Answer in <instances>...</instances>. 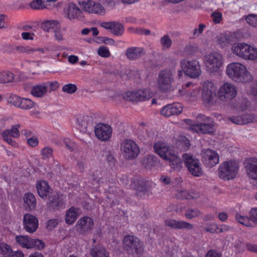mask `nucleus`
<instances>
[{
    "label": "nucleus",
    "instance_id": "f257e3e1",
    "mask_svg": "<svg viewBox=\"0 0 257 257\" xmlns=\"http://www.w3.org/2000/svg\"><path fill=\"white\" fill-rule=\"evenodd\" d=\"M193 84L191 82L183 86L182 89L179 90L182 95L186 93L187 97L191 100H196L200 95L201 98L205 104L210 105L214 102V96L221 100L229 101L236 97L237 91L236 86L231 82H224L219 86L216 93H215L216 87L214 82L210 80L204 81L201 84V89L193 88L191 92H188L187 88H192Z\"/></svg>",
    "mask_w": 257,
    "mask_h": 257
},
{
    "label": "nucleus",
    "instance_id": "f03ea898",
    "mask_svg": "<svg viewBox=\"0 0 257 257\" xmlns=\"http://www.w3.org/2000/svg\"><path fill=\"white\" fill-rule=\"evenodd\" d=\"M173 81L172 74L170 70H165L160 72L157 83H151L148 89H140L136 91L137 96L140 99L138 101L148 99L154 95V92L158 91H167L172 88L171 83Z\"/></svg>",
    "mask_w": 257,
    "mask_h": 257
},
{
    "label": "nucleus",
    "instance_id": "7ed1b4c3",
    "mask_svg": "<svg viewBox=\"0 0 257 257\" xmlns=\"http://www.w3.org/2000/svg\"><path fill=\"white\" fill-rule=\"evenodd\" d=\"M36 187L38 195L41 198H48V205L49 207L59 209L64 206L65 199L63 196L57 192H53L47 181L41 180L37 181Z\"/></svg>",
    "mask_w": 257,
    "mask_h": 257
},
{
    "label": "nucleus",
    "instance_id": "20e7f679",
    "mask_svg": "<svg viewBox=\"0 0 257 257\" xmlns=\"http://www.w3.org/2000/svg\"><path fill=\"white\" fill-rule=\"evenodd\" d=\"M225 72L229 78L237 83H249L253 78L246 66L239 62L228 64L226 67Z\"/></svg>",
    "mask_w": 257,
    "mask_h": 257
},
{
    "label": "nucleus",
    "instance_id": "39448f33",
    "mask_svg": "<svg viewBox=\"0 0 257 257\" xmlns=\"http://www.w3.org/2000/svg\"><path fill=\"white\" fill-rule=\"evenodd\" d=\"M154 150L163 159L168 161L171 168L175 171H179L183 168V163L178 157L173 148L169 146L163 142H158L155 144Z\"/></svg>",
    "mask_w": 257,
    "mask_h": 257
},
{
    "label": "nucleus",
    "instance_id": "423d86ee",
    "mask_svg": "<svg viewBox=\"0 0 257 257\" xmlns=\"http://www.w3.org/2000/svg\"><path fill=\"white\" fill-rule=\"evenodd\" d=\"M231 50L234 55L243 60H257V48L253 45L244 42L237 43L232 45Z\"/></svg>",
    "mask_w": 257,
    "mask_h": 257
},
{
    "label": "nucleus",
    "instance_id": "0eeeda50",
    "mask_svg": "<svg viewBox=\"0 0 257 257\" xmlns=\"http://www.w3.org/2000/svg\"><path fill=\"white\" fill-rule=\"evenodd\" d=\"M123 248L134 257H141L144 251L143 242L134 235H126L123 239Z\"/></svg>",
    "mask_w": 257,
    "mask_h": 257
},
{
    "label": "nucleus",
    "instance_id": "6e6552de",
    "mask_svg": "<svg viewBox=\"0 0 257 257\" xmlns=\"http://www.w3.org/2000/svg\"><path fill=\"white\" fill-rule=\"evenodd\" d=\"M239 170V164L236 161L230 160L222 163L218 169V175L220 179L229 180L234 179Z\"/></svg>",
    "mask_w": 257,
    "mask_h": 257
},
{
    "label": "nucleus",
    "instance_id": "1a4fd4ad",
    "mask_svg": "<svg viewBox=\"0 0 257 257\" xmlns=\"http://www.w3.org/2000/svg\"><path fill=\"white\" fill-rule=\"evenodd\" d=\"M182 71H178L179 77L182 74V71L184 74L192 78H198L201 74L200 64L197 60H183L180 62Z\"/></svg>",
    "mask_w": 257,
    "mask_h": 257
},
{
    "label": "nucleus",
    "instance_id": "9d476101",
    "mask_svg": "<svg viewBox=\"0 0 257 257\" xmlns=\"http://www.w3.org/2000/svg\"><path fill=\"white\" fill-rule=\"evenodd\" d=\"M204 63L209 72H218L223 65V56L217 52L210 53L204 56Z\"/></svg>",
    "mask_w": 257,
    "mask_h": 257
},
{
    "label": "nucleus",
    "instance_id": "9b49d317",
    "mask_svg": "<svg viewBox=\"0 0 257 257\" xmlns=\"http://www.w3.org/2000/svg\"><path fill=\"white\" fill-rule=\"evenodd\" d=\"M120 150L123 157L129 160L136 159L140 152V148L137 144L130 139L124 140L121 143Z\"/></svg>",
    "mask_w": 257,
    "mask_h": 257
},
{
    "label": "nucleus",
    "instance_id": "f8f14e48",
    "mask_svg": "<svg viewBox=\"0 0 257 257\" xmlns=\"http://www.w3.org/2000/svg\"><path fill=\"white\" fill-rule=\"evenodd\" d=\"M16 241L20 246L27 249L36 248L41 250L45 245L44 242L42 240L33 238L28 235L16 236Z\"/></svg>",
    "mask_w": 257,
    "mask_h": 257
},
{
    "label": "nucleus",
    "instance_id": "ddd939ff",
    "mask_svg": "<svg viewBox=\"0 0 257 257\" xmlns=\"http://www.w3.org/2000/svg\"><path fill=\"white\" fill-rule=\"evenodd\" d=\"M183 159L189 172L192 175L200 177L203 174L201 165L198 159L188 154H184Z\"/></svg>",
    "mask_w": 257,
    "mask_h": 257
},
{
    "label": "nucleus",
    "instance_id": "4468645a",
    "mask_svg": "<svg viewBox=\"0 0 257 257\" xmlns=\"http://www.w3.org/2000/svg\"><path fill=\"white\" fill-rule=\"evenodd\" d=\"M79 5L82 11L87 13L103 15L106 12L101 4L93 1L86 0L79 2Z\"/></svg>",
    "mask_w": 257,
    "mask_h": 257
},
{
    "label": "nucleus",
    "instance_id": "2eb2a0df",
    "mask_svg": "<svg viewBox=\"0 0 257 257\" xmlns=\"http://www.w3.org/2000/svg\"><path fill=\"white\" fill-rule=\"evenodd\" d=\"M183 122L187 125V127L192 131L197 133L210 134L214 131L213 125L206 123L197 124L196 122L190 119H185Z\"/></svg>",
    "mask_w": 257,
    "mask_h": 257
},
{
    "label": "nucleus",
    "instance_id": "dca6fc26",
    "mask_svg": "<svg viewBox=\"0 0 257 257\" xmlns=\"http://www.w3.org/2000/svg\"><path fill=\"white\" fill-rule=\"evenodd\" d=\"M201 156L202 161L206 167L212 168L219 163V155L214 150L211 149L203 150L202 151Z\"/></svg>",
    "mask_w": 257,
    "mask_h": 257
},
{
    "label": "nucleus",
    "instance_id": "f3484780",
    "mask_svg": "<svg viewBox=\"0 0 257 257\" xmlns=\"http://www.w3.org/2000/svg\"><path fill=\"white\" fill-rule=\"evenodd\" d=\"M93 226V220L88 216H84L78 219L75 227L76 230L80 234H85L92 230Z\"/></svg>",
    "mask_w": 257,
    "mask_h": 257
},
{
    "label": "nucleus",
    "instance_id": "a211bd4d",
    "mask_svg": "<svg viewBox=\"0 0 257 257\" xmlns=\"http://www.w3.org/2000/svg\"><path fill=\"white\" fill-rule=\"evenodd\" d=\"M112 130L111 126L104 123L97 124L94 129L97 138L101 141H107L111 137Z\"/></svg>",
    "mask_w": 257,
    "mask_h": 257
},
{
    "label": "nucleus",
    "instance_id": "6ab92c4d",
    "mask_svg": "<svg viewBox=\"0 0 257 257\" xmlns=\"http://www.w3.org/2000/svg\"><path fill=\"white\" fill-rule=\"evenodd\" d=\"M216 43L219 46L223 49L228 48L235 41L234 34L230 32H225L219 34L216 37Z\"/></svg>",
    "mask_w": 257,
    "mask_h": 257
},
{
    "label": "nucleus",
    "instance_id": "aec40b11",
    "mask_svg": "<svg viewBox=\"0 0 257 257\" xmlns=\"http://www.w3.org/2000/svg\"><path fill=\"white\" fill-rule=\"evenodd\" d=\"M243 165L248 177L257 180V158H249L245 160Z\"/></svg>",
    "mask_w": 257,
    "mask_h": 257
},
{
    "label": "nucleus",
    "instance_id": "412c9836",
    "mask_svg": "<svg viewBox=\"0 0 257 257\" xmlns=\"http://www.w3.org/2000/svg\"><path fill=\"white\" fill-rule=\"evenodd\" d=\"M100 26L116 36L122 35L124 31L123 26L117 22H103L100 23Z\"/></svg>",
    "mask_w": 257,
    "mask_h": 257
},
{
    "label": "nucleus",
    "instance_id": "4be33fe9",
    "mask_svg": "<svg viewBox=\"0 0 257 257\" xmlns=\"http://www.w3.org/2000/svg\"><path fill=\"white\" fill-rule=\"evenodd\" d=\"M24 228L29 233L35 232L38 227V220L37 218L30 214H26L23 218Z\"/></svg>",
    "mask_w": 257,
    "mask_h": 257
},
{
    "label": "nucleus",
    "instance_id": "5701e85b",
    "mask_svg": "<svg viewBox=\"0 0 257 257\" xmlns=\"http://www.w3.org/2000/svg\"><path fill=\"white\" fill-rule=\"evenodd\" d=\"M183 105L179 103L169 104L165 106L161 110V114L167 117L177 115L182 112Z\"/></svg>",
    "mask_w": 257,
    "mask_h": 257
},
{
    "label": "nucleus",
    "instance_id": "b1692460",
    "mask_svg": "<svg viewBox=\"0 0 257 257\" xmlns=\"http://www.w3.org/2000/svg\"><path fill=\"white\" fill-rule=\"evenodd\" d=\"M21 126L20 124L14 125L11 130H7L3 133V137L5 141H6L10 145L16 146L15 142L12 139L11 137L17 138L20 136L19 129Z\"/></svg>",
    "mask_w": 257,
    "mask_h": 257
},
{
    "label": "nucleus",
    "instance_id": "393cba45",
    "mask_svg": "<svg viewBox=\"0 0 257 257\" xmlns=\"http://www.w3.org/2000/svg\"><path fill=\"white\" fill-rule=\"evenodd\" d=\"M67 17L69 20L79 19L81 11L80 9L73 3H69L65 10Z\"/></svg>",
    "mask_w": 257,
    "mask_h": 257
},
{
    "label": "nucleus",
    "instance_id": "a878e982",
    "mask_svg": "<svg viewBox=\"0 0 257 257\" xmlns=\"http://www.w3.org/2000/svg\"><path fill=\"white\" fill-rule=\"evenodd\" d=\"M90 120V118L87 116L79 114L76 118V125L80 132L85 133L87 131Z\"/></svg>",
    "mask_w": 257,
    "mask_h": 257
},
{
    "label": "nucleus",
    "instance_id": "bb28decb",
    "mask_svg": "<svg viewBox=\"0 0 257 257\" xmlns=\"http://www.w3.org/2000/svg\"><path fill=\"white\" fill-rule=\"evenodd\" d=\"M80 214L78 208L74 207H70L66 212L65 215V221L68 225H72L76 221L77 217Z\"/></svg>",
    "mask_w": 257,
    "mask_h": 257
},
{
    "label": "nucleus",
    "instance_id": "cd10ccee",
    "mask_svg": "<svg viewBox=\"0 0 257 257\" xmlns=\"http://www.w3.org/2000/svg\"><path fill=\"white\" fill-rule=\"evenodd\" d=\"M165 223L167 226L175 229L186 228L187 229H191L193 228L192 225L184 221L168 219L166 220Z\"/></svg>",
    "mask_w": 257,
    "mask_h": 257
},
{
    "label": "nucleus",
    "instance_id": "c85d7f7f",
    "mask_svg": "<svg viewBox=\"0 0 257 257\" xmlns=\"http://www.w3.org/2000/svg\"><path fill=\"white\" fill-rule=\"evenodd\" d=\"M48 89V84L45 83L35 85L32 88L31 94L35 97H41L47 92Z\"/></svg>",
    "mask_w": 257,
    "mask_h": 257
},
{
    "label": "nucleus",
    "instance_id": "c756f323",
    "mask_svg": "<svg viewBox=\"0 0 257 257\" xmlns=\"http://www.w3.org/2000/svg\"><path fill=\"white\" fill-rule=\"evenodd\" d=\"M145 54L144 49L142 48H131L127 50L126 55L131 60L136 59Z\"/></svg>",
    "mask_w": 257,
    "mask_h": 257
},
{
    "label": "nucleus",
    "instance_id": "7c9ffc66",
    "mask_svg": "<svg viewBox=\"0 0 257 257\" xmlns=\"http://www.w3.org/2000/svg\"><path fill=\"white\" fill-rule=\"evenodd\" d=\"M90 254L92 257H109V253L105 248L100 245L92 247Z\"/></svg>",
    "mask_w": 257,
    "mask_h": 257
},
{
    "label": "nucleus",
    "instance_id": "2f4dec72",
    "mask_svg": "<svg viewBox=\"0 0 257 257\" xmlns=\"http://www.w3.org/2000/svg\"><path fill=\"white\" fill-rule=\"evenodd\" d=\"M23 199L25 205L27 208L30 210L35 208L36 204V199L33 194L31 193L25 194Z\"/></svg>",
    "mask_w": 257,
    "mask_h": 257
},
{
    "label": "nucleus",
    "instance_id": "473e14b6",
    "mask_svg": "<svg viewBox=\"0 0 257 257\" xmlns=\"http://www.w3.org/2000/svg\"><path fill=\"white\" fill-rule=\"evenodd\" d=\"M60 24L58 21L47 20L44 21L41 25V27L45 31L49 32L51 30H55L59 27Z\"/></svg>",
    "mask_w": 257,
    "mask_h": 257
},
{
    "label": "nucleus",
    "instance_id": "72a5a7b5",
    "mask_svg": "<svg viewBox=\"0 0 257 257\" xmlns=\"http://www.w3.org/2000/svg\"><path fill=\"white\" fill-rule=\"evenodd\" d=\"M229 119L234 123L236 124H244L251 122L253 120L252 116L249 115H245L242 117H232Z\"/></svg>",
    "mask_w": 257,
    "mask_h": 257
},
{
    "label": "nucleus",
    "instance_id": "f704fd0d",
    "mask_svg": "<svg viewBox=\"0 0 257 257\" xmlns=\"http://www.w3.org/2000/svg\"><path fill=\"white\" fill-rule=\"evenodd\" d=\"M236 220L244 226L249 227L252 226V220L251 218L249 219L247 216L244 215L241 213H237L235 215Z\"/></svg>",
    "mask_w": 257,
    "mask_h": 257
},
{
    "label": "nucleus",
    "instance_id": "c9c22d12",
    "mask_svg": "<svg viewBox=\"0 0 257 257\" xmlns=\"http://www.w3.org/2000/svg\"><path fill=\"white\" fill-rule=\"evenodd\" d=\"M3 257H24V253L20 250L13 251L11 246L8 245L2 254Z\"/></svg>",
    "mask_w": 257,
    "mask_h": 257
},
{
    "label": "nucleus",
    "instance_id": "e433bc0d",
    "mask_svg": "<svg viewBox=\"0 0 257 257\" xmlns=\"http://www.w3.org/2000/svg\"><path fill=\"white\" fill-rule=\"evenodd\" d=\"M251 108V106L250 102L246 98L242 99L238 105L236 107H234L233 109H235L237 111H243L245 110H249Z\"/></svg>",
    "mask_w": 257,
    "mask_h": 257
},
{
    "label": "nucleus",
    "instance_id": "4c0bfd02",
    "mask_svg": "<svg viewBox=\"0 0 257 257\" xmlns=\"http://www.w3.org/2000/svg\"><path fill=\"white\" fill-rule=\"evenodd\" d=\"M177 145L182 150H186L190 147V141L184 136H180L177 140Z\"/></svg>",
    "mask_w": 257,
    "mask_h": 257
},
{
    "label": "nucleus",
    "instance_id": "58836bf2",
    "mask_svg": "<svg viewBox=\"0 0 257 257\" xmlns=\"http://www.w3.org/2000/svg\"><path fill=\"white\" fill-rule=\"evenodd\" d=\"M14 79L13 74L10 71L0 72V83H8Z\"/></svg>",
    "mask_w": 257,
    "mask_h": 257
},
{
    "label": "nucleus",
    "instance_id": "ea45409f",
    "mask_svg": "<svg viewBox=\"0 0 257 257\" xmlns=\"http://www.w3.org/2000/svg\"><path fill=\"white\" fill-rule=\"evenodd\" d=\"M199 196V193L194 191L188 193L186 191H182L180 194L177 195V197L183 199H191L197 198Z\"/></svg>",
    "mask_w": 257,
    "mask_h": 257
},
{
    "label": "nucleus",
    "instance_id": "a19ab883",
    "mask_svg": "<svg viewBox=\"0 0 257 257\" xmlns=\"http://www.w3.org/2000/svg\"><path fill=\"white\" fill-rule=\"evenodd\" d=\"M35 103L30 99L22 98L19 107L24 109H30L34 107Z\"/></svg>",
    "mask_w": 257,
    "mask_h": 257
},
{
    "label": "nucleus",
    "instance_id": "79ce46f5",
    "mask_svg": "<svg viewBox=\"0 0 257 257\" xmlns=\"http://www.w3.org/2000/svg\"><path fill=\"white\" fill-rule=\"evenodd\" d=\"M157 163V158L156 157L151 156L146 157L143 159V163L145 167L147 168H151L156 165Z\"/></svg>",
    "mask_w": 257,
    "mask_h": 257
},
{
    "label": "nucleus",
    "instance_id": "37998d69",
    "mask_svg": "<svg viewBox=\"0 0 257 257\" xmlns=\"http://www.w3.org/2000/svg\"><path fill=\"white\" fill-rule=\"evenodd\" d=\"M53 149L49 147H46L42 149L41 151V154L44 160H48L53 158Z\"/></svg>",
    "mask_w": 257,
    "mask_h": 257
},
{
    "label": "nucleus",
    "instance_id": "c03bdc74",
    "mask_svg": "<svg viewBox=\"0 0 257 257\" xmlns=\"http://www.w3.org/2000/svg\"><path fill=\"white\" fill-rule=\"evenodd\" d=\"M137 95V93H136V91H127L123 95V97L127 101H137L139 98Z\"/></svg>",
    "mask_w": 257,
    "mask_h": 257
},
{
    "label": "nucleus",
    "instance_id": "a18cd8bd",
    "mask_svg": "<svg viewBox=\"0 0 257 257\" xmlns=\"http://www.w3.org/2000/svg\"><path fill=\"white\" fill-rule=\"evenodd\" d=\"M21 99L22 97L19 96L15 94H11L10 97L8 98V101L15 106L19 107L20 105L21 104Z\"/></svg>",
    "mask_w": 257,
    "mask_h": 257
},
{
    "label": "nucleus",
    "instance_id": "49530a36",
    "mask_svg": "<svg viewBox=\"0 0 257 257\" xmlns=\"http://www.w3.org/2000/svg\"><path fill=\"white\" fill-rule=\"evenodd\" d=\"M77 86L74 84H67L62 87V91L67 93L72 94L75 92L77 90Z\"/></svg>",
    "mask_w": 257,
    "mask_h": 257
},
{
    "label": "nucleus",
    "instance_id": "de8ad7c7",
    "mask_svg": "<svg viewBox=\"0 0 257 257\" xmlns=\"http://www.w3.org/2000/svg\"><path fill=\"white\" fill-rule=\"evenodd\" d=\"M30 7L33 9H43L45 8L44 3L42 0H34L30 4Z\"/></svg>",
    "mask_w": 257,
    "mask_h": 257
},
{
    "label": "nucleus",
    "instance_id": "09e8293b",
    "mask_svg": "<svg viewBox=\"0 0 257 257\" xmlns=\"http://www.w3.org/2000/svg\"><path fill=\"white\" fill-rule=\"evenodd\" d=\"M97 53L100 56L104 58H108L110 55L109 49L103 46H101L98 48Z\"/></svg>",
    "mask_w": 257,
    "mask_h": 257
},
{
    "label": "nucleus",
    "instance_id": "8fccbe9b",
    "mask_svg": "<svg viewBox=\"0 0 257 257\" xmlns=\"http://www.w3.org/2000/svg\"><path fill=\"white\" fill-rule=\"evenodd\" d=\"M246 22L253 27H257V16L251 14L246 17Z\"/></svg>",
    "mask_w": 257,
    "mask_h": 257
},
{
    "label": "nucleus",
    "instance_id": "3c124183",
    "mask_svg": "<svg viewBox=\"0 0 257 257\" xmlns=\"http://www.w3.org/2000/svg\"><path fill=\"white\" fill-rule=\"evenodd\" d=\"M129 31L132 33H136L139 34H143L145 35H148L150 34V31L149 30L143 29L142 28H130Z\"/></svg>",
    "mask_w": 257,
    "mask_h": 257
},
{
    "label": "nucleus",
    "instance_id": "603ef678",
    "mask_svg": "<svg viewBox=\"0 0 257 257\" xmlns=\"http://www.w3.org/2000/svg\"><path fill=\"white\" fill-rule=\"evenodd\" d=\"M161 43L164 49H167L171 46L172 41L168 36H165L161 38Z\"/></svg>",
    "mask_w": 257,
    "mask_h": 257
},
{
    "label": "nucleus",
    "instance_id": "864d4df0",
    "mask_svg": "<svg viewBox=\"0 0 257 257\" xmlns=\"http://www.w3.org/2000/svg\"><path fill=\"white\" fill-rule=\"evenodd\" d=\"M199 213L200 212L197 209H189L186 211L185 216L187 218L191 219L197 216Z\"/></svg>",
    "mask_w": 257,
    "mask_h": 257
},
{
    "label": "nucleus",
    "instance_id": "5fc2aeb1",
    "mask_svg": "<svg viewBox=\"0 0 257 257\" xmlns=\"http://www.w3.org/2000/svg\"><path fill=\"white\" fill-rule=\"evenodd\" d=\"M59 220L57 219H52L48 221L47 228L50 230L55 228L58 224Z\"/></svg>",
    "mask_w": 257,
    "mask_h": 257
},
{
    "label": "nucleus",
    "instance_id": "6e6d98bb",
    "mask_svg": "<svg viewBox=\"0 0 257 257\" xmlns=\"http://www.w3.org/2000/svg\"><path fill=\"white\" fill-rule=\"evenodd\" d=\"M212 21L216 24L219 23L222 20V14L219 12H214L212 14Z\"/></svg>",
    "mask_w": 257,
    "mask_h": 257
},
{
    "label": "nucleus",
    "instance_id": "4d7b16f0",
    "mask_svg": "<svg viewBox=\"0 0 257 257\" xmlns=\"http://www.w3.org/2000/svg\"><path fill=\"white\" fill-rule=\"evenodd\" d=\"M234 250L236 253L242 251L244 249V244L240 241L235 242L233 246Z\"/></svg>",
    "mask_w": 257,
    "mask_h": 257
},
{
    "label": "nucleus",
    "instance_id": "13d9d810",
    "mask_svg": "<svg viewBox=\"0 0 257 257\" xmlns=\"http://www.w3.org/2000/svg\"><path fill=\"white\" fill-rule=\"evenodd\" d=\"M55 38L58 41H61L63 39V34L61 29L60 25L59 27L56 29L54 31Z\"/></svg>",
    "mask_w": 257,
    "mask_h": 257
},
{
    "label": "nucleus",
    "instance_id": "bf43d9fd",
    "mask_svg": "<svg viewBox=\"0 0 257 257\" xmlns=\"http://www.w3.org/2000/svg\"><path fill=\"white\" fill-rule=\"evenodd\" d=\"M34 34L30 32H23L21 34V37L25 40H33L34 39Z\"/></svg>",
    "mask_w": 257,
    "mask_h": 257
},
{
    "label": "nucleus",
    "instance_id": "052dcab7",
    "mask_svg": "<svg viewBox=\"0 0 257 257\" xmlns=\"http://www.w3.org/2000/svg\"><path fill=\"white\" fill-rule=\"evenodd\" d=\"M205 25L202 24H200L198 28L194 30L193 34L194 37H197L200 35L204 30Z\"/></svg>",
    "mask_w": 257,
    "mask_h": 257
},
{
    "label": "nucleus",
    "instance_id": "680f3d73",
    "mask_svg": "<svg viewBox=\"0 0 257 257\" xmlns=\"http://www.w3.org/2000/svg\"><path fill=\"white\" fill-rule=\"evenodd\" d=\"M38 140L37 137H32L28 139L27 143L31 147H35L38 145Z\"/></svg>",
    "mask_w": 257,
    "mask_h": 257
},
{
    "label": "nucleus",
    "instance_id": "e2e57ef3",
    "mask_svg": "<svg viewBox=\"0 0 257 257\" xmlns=\"http://www.w3.org/2000/svg\"><path fill=\"white\" fill-rule=\"evenodd\" d=\"M249 214L252 221L257 223V208H252L250 211Z\"/></svg>",
    "mask_w": 257,
    "mask_h": 257
},
{
    "label": "nucleus",
    "instance_id": "0e129e2a",
    "mask_svg": "<svg viewBox=\"0 0 257 257\" xmlns=\"http://www.w3.org/2000/svg\"><path fill=\"white\" fill-rule=\"evenodd\" d=\"M218 229V225L216 224H213L206 227L205 230L207 232L217 233Z\"/></svg>",
    "mask_w": 257,
    "mask_h": 257
},
{
    "label": "nucleus",
    "instance_id": "69168bd1",
    "mask_svg": "<svg viewBox=\"0 0 257 257\" xmlns=\"http://www.w3.org/2000/svg\"><path fill=\"white\" fill-rule=\"evenodd\" d=\"M218 228L217 233L225 232L229 231L230 229L229 226L226 224H222L219 226L218 225Z\"/></svg>",
    "mask_w": 257,
    "mask_h": 257
},
{
    "label": "nucleus",
    "instance_id": "338daca9",
    "mask_svg": "<svg viewBox=\"0 0 257 257\" xmlns=\"http://www.w3.org/2000/svg\"><path fill=\"white\" fill-rule=\"evenodd\" d=\"M206 257H221V255L218 252L211 250L207 253Z\"/></svg>",
    "mask_w": 257,
    "mask_h": 257
},
{
    "label": "nucleus",
    "instance_id": "774afa93",
    "mask_svg": "<svg viewBox=\"0 0 257 257\" xmlns=\"http://www.w3.org/2000/svg\"><path fill=\"white\" fill-rule=\"evenodd\" d=\"M45 83L48 84V86L50 87L51 91L56 90L59 86L58 83L56 81H53V82Z\"/></svg>",
    "mask_w": 257,
    "mask_h": 257
}]
</instances>
